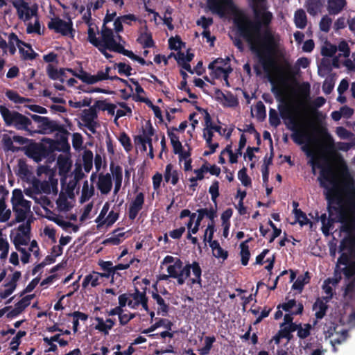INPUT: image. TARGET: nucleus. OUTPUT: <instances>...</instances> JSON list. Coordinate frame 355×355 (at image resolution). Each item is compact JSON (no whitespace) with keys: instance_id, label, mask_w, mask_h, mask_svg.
<instances>
[{"instance_id":"nucleus-57","label":"nucleus","mask_w":355,"mask_h":355,"mask_svg":"<svg viewBox=\"0 0 355 355\" xmlns=\"http://www.w3.org/2000/svg\"><path fill=\"white\" fill-rule=\"evenodd\" d=\"M343 272L347 279L355 277V261L345 266L343 268Z\"/></svg>"},{"instance_id":"nucleus-58","label":"nucleus","mask_w":355,"mask_h":355,"mask_svg":"<svg viewBox=\"0 0 355 355\" xmlns=\"http://www.w3.org/2000/svg\"><path fill=\"white\" fill-rule=\"evenodd\" d=\"M58 207L62 211H69L71 208L69 203L67 199V197L64 195L60 194L58 199L56 201Z\"/></svg>"},{"instance_id":"nucleus-44","label":"nucleus","mask_w":355,"mask_h":355,"mask_svg":"<svg viewBox=\"0 0 355 355\" xmlns=\"http://www.w3.org/2000/svg\"><path fill=\"white\" fill-rule=\"evenodd\" d=\"M74 76L88 85H93V75L84 71L82 68L78 71V74H74Z\"/></svg>"},{"instance_id":"nucleus-48","label":"nucleus","mask_w":355,"mask_h":355,"mask_svg":"<svg viewBox=\"0 0 355 355\" xmlns=\"http://www.w3.org/2000/svg\"><path fill=\"white\" fill-rule=\"evenodd\" d=\"M119 214L114 211H110L106 218L99 226L106 225L107 227L112 225L119 218Z\"/></svg>"},{"instance_id":"nucleus-5","label":"nucleus","mask_w":355,"mask_h":355,"mask_svg":"<svg viewBox=\"0 0 355 355\" xmlns=\"http://www.w3.org/2000/svg\"><path fill=\"white\" fill-rule=\"evenodd\" d=\"M0 114L6 126L14 127L17 130L28 132L29 135L35 133L31 119L17 111H11L4 105H0Z\"/></svg>"},{"instance_id":"nucleus-28","label":"nucleus","mask_w":355,"mask_h":355,"mask_svg":"<svg viewBox=\"0 0 355 355\" xmlns=\"http://www.w3.org/2000/svg\"><path fill=\"white\" fill-rule=\"evenodd\" d=\"M94 191H95V189H94V186L92 184L90 188H89L88 182H87V180H85L83 182V189H82V194L80 198V202L84 203L85 202L89 200L90 199V198H92V196H94Z\"/></svg>"},{"instance_id":"nucleus-23","label":"nucleus","mask_w":355,"mask_h":355,"mask_svg":"<svg viewBox=\"0 0 355 355\" xmlns=\"http://www.w3.org/2000/svg\"><path fill=\"white\" fill-rule=\"evenodd\" d=\"M300 122L295 124V130H292L293 133L291 135V137L295 143L301 145L304 143V140L309 141V136L304 132L300 130Z\"/></svg>"},{"instance_id":"nucleus-45","label":"nucleus","mask_w":355,"mask_h":355,"mask_svg":"<svg viewBox=\"0 0 355 355\" xmlns=\"http://www.w3.org/2000/svg\"><path fill=\"white\" fill-rule=\"evenodd\" d=\"M269 123L274 128H277L281 123L277 112L272 108H270L269 110Z\"/></svg>"},{"instance_id":"nucleus-7","label":"nucleus","mask_w":355,"mask_h":355,"mask_svg":"<svg viewBox=\"0 0 355 355\" xmlns=\"http://www.w3.org/2000/svg\"><path fill=\"white\" fill-rule=\"evenodd\" d=\"M69 132L62 127L55 134V139L45 138L46 141L51 157L55 151L67 153L70 150V145L68 142Z\"/></svg>"},{"instance_id":"nucleus-19","label":"nucleus","mask_w":355,"mask_h":355,"mask_svg":"<svg viewBox=\"0 0 355 355\" xmlns=\"http://www.w3.org/2000/svg\"><path fill=\"white\" fill-rule=\"evenodd\" d=\"M95 320L97 322L95 329L104 335H107L109 331L115 325V319L107 318L104 320L103 318L96 317Z\"/></svg>"},{"instance_id":"nucleus-64","label":"nucleus","mask_w":355,"mask_h":355,"mask_svg":"<svg viewBox=\"0 0 355 355\" xmlns=\"http://www.w3.org/2000/svg\"><path fill=\"white\" fill-rule=\"evenodd\" d=\"M26 32L28 34L35 33L38 35H42L40 21L36 19L33 26L29 24L27 26Z\"/></svg>"},{"instance_id":"nucleus-21","label":"nucleus","mask_w":355,"mask_h":355,"mask_svg":"<svg viewBox=\"0 0 355 355\" xmlns=\"http://www.w3.org/2000/svg\"><path fill=\"white\" fill-rule=\"evenodd\" d=\"M110 171L114 176V193L116 194L121 189L123 174L122 168L120 166H114L113 163L110 164Z\"/></svg>"},{"instance_id":"nucleus-18","label":"nucleus","mask_w":355,"mask_h":355,"mask_svg":"<svg viewBox=\"0 0 355 355\" xmlns=\"http://www.w3.org/2000/svg\"><path fill=\"white\" fill-rule=\"evenodd\" d=\"M98 189L102 194H107L112 189V182L110 173H100L98 175Z\"/></svg>"},{"instance_id":"nucleus-31","label":"nucleus","mask_w":355,"mask_h":355,"mask_svg":"<svg viewBox=\"0 0 355 355\" xmlns=\"http://www.w3.org/2000/svg\"><path fill=\"white\" fill-rule=\"evenodd\" d=\"M313 308V309H318V311L315 312V315L317 319L320 320L326 315L328 306L327 305V302H324L320 298H318L314 303Z\"/></svg>"},{"instance_id":"nucleus-54","label":"nucleus","mask_w":355,"mask_h":355,"mask_svg":"<svg viewBox=\"0 0 355 355\" xmlns=\"http://www.w3.org/2000/svg\"><path fill=\"white\" fill-rule=\"evenodd\" d=\"M205 119V128L204 129H211L214 130L218 133H220L221 127L219 125H216L213 124L211 121V117L209 114H207V116H204Z\"/></svg>"},{"instance_id":"nucleus-39","label":"nucleus","mask_w":355,"mask_h":355,"mask_svg":"<svg viewBox=\"0 0 355 355\" xmlns=\"http://www.w3.org/2000/svg\"><path fill=\"white\" fill-rule=\"evenodd\" d=\"M129 296L132 297L134 300V304L132 308L135 309L139 305L140 300H142L145 297H146V291H140L137 287H135V293H130Z\"/></svg>"},{"instance_id":"nucleus-10","label":"nucleus","mask_w":355,"mask_h":355,"mask_svg":"<svg viewBox=\"0 0 355 355\" xmlns=\"http://www.w3.org/2000/svg\"><path fill=\"white\" fill-rule=\"evenodd\" d=\"M101 38L103 40V44L97 49L107 59L112 58V55L107 52V49L118 53L117 51L114 49L118 46H123L116 41L112 29H107L105 28L103 31Z\"/></svg>"},{"instance_id":"nucleus-8","label":"nucleus","mask_w":355,"mask_h":355,"mask_svg":"<svg viewBox=\"0 0 355 355\" xmlns=\"http://www.w3.org/2000/svg\"><path fill=\"white\" fill-rule=\"evenodd\" d=\"M192 270L193 275L195 278L190 279L191 282L193 284H198L201 286L202 283V269L199 263L196 261L192 262V263H187L180 270L179 277L178 279V285H182L184 284L185 280L189 278L191 275V270Z\"/></svg>"},{"instance_id":"nucleus-22","label":"nucleus","mask_w":355,"mask_h":355,"mask_svg":"<svg viewBox=\"0 0 355 355\" xmlns=\"http://www.w3.org/2000/svg\"><path fill=\"white\" fill-rule=\"evenodd\" d=\"M327 10L330 15L339 14L347 6L346 0H328Z\"/></svg>"},{"instance_id":"nucleus-20","label":"nucleus","mask_w":355,"mask_h":355,"mask_svg":"<svg viewBox=\"0 0 355 355\" xmlns=\"http://www.w3.org/2000/svg\"><path fill=\"white\" fill-rule=\"evenodd\" d=\"M144 31L141 33L137 39V42L141 44L143 48H152L155 46V42L153 39L152 33L148 31L146 25L144 27Z\"/></svg>"},{"instance_id":"nucleus-47","label":"nucleus","mask_w":355,"mask_h":355,"mask_svg":"<svg viewBox=\"0 0 355 355\" xmlns=\"http://www.w3.org/2000/svg\"><path fill=\"white\" fill-rule=\"evenodd\" d=\"M119 140L125 151L129 152L132 149V146L130 138L125 132H123L120 134Z\"/></svg>"},{"instance_id":"nucleus-53","label":"nucleus","mask_w":355,"mask_h":355,"mask_svg":"<svg viewBox=\"0 0 355 355\" xmlns=\"http://www.w3.org/2000/svg\"><path fill=\"white\" fill-rule=\"evenodd\" d=\"M110 209V204L109 202H105L99 214L98 217L96 218L95 222L98 224L97 227L99 229L102 226H99L100 224L103 223V221L105 220V216H106L107 213L108 212Z\"/></svg>"},{"instance_id":"nucleus-2","label":"nucleus","mask_w":355,"mask_h":355,"mask_svg":"<svg viewBox=\"0 0 355 355\" xmlns=\"http://www.w3.org/2000/svg\"><path fill=\"white\" fill-rule=\"evenodd\" d=\"M338 171L341 179V191L345 196L336 222L342 224L341 230L350 233L355 230V180L346 162L340 157Z\"/></svg>"},{"instance_id":"nucleus-38","label":"nucleus","mask_w":355,"mask_h":355,"mask_svg":"<svg viewBox=\"0 0 355 355\" xmlns=\"http://www.w3.org/2000/svg\"><path fill=\"white\" fill-rule=\"evenodd\" d=\"M26 335V332L25 331H19L16 336L12 338L10 343V347L12 351H17L19 348V345L21 343V338Z\"/></svg>"},{"instance_id":"nucleus-4","label":"nucleus","mask_w":355,"mask_h":355,"mask_svg":"<svg viewBox=\"0 0 355 355\" xmlns=\"http://www.w3.org/2000/svg\"><path fill=\"white\" fill-rule=\"evenodd\" d=\"M325 198L327 201V211L329 218L326 214H322L320 218L322 223V231L327 235L333 224L336 223V216L338 214L341 204L343 203V199L340 197L337 190L334 188H330L325 193Z\"/></svg>"},{"instance_id":"nucleus-16","label":"nucleus","mask_w":355,"mask_h":355,"mask_svg":"<svg viewBox=\"0 0 355 355\" xmlns=\"http://www.w3.org/2000/svg\"><path fill=\"white\" fill-rule=\"evenodd\" d=\"M153 291L151 292L152 297L159 306L157 313L162 316H166L169 311V304H167L164 299L158 293L157 283L153 285Z\"/></svg>"},{"instance_id":"nucleus-55","label":"nucleus","mask_w":355,"mask_h":355,"mask_svg":"<svg viewBox=\"0 0 355 355\" xmlns=\"http://www.w3.org/2000/svg\"><path fill=\"white\" fill-rule=\"evenodd\" d=\"M172 326L173 323L171 321L164 318H159L158 321L151 325L154 331L160 327H164L168 330H171Z\"/></svg>"},{"instance_id":"nucleus-3","label":"nucleus","mask_w":355,"mask_h":355,"mask_svg":"<svg viewBox=\"0 0 355 355\" xmlns=\"http://www.w3.org/2000/svg\"><path fill=\"white\" fill-rule=\"evenodd\" d=\"M302 150L308 157H311L308 164L311 166L313 174H315V168L320 170L318 178L320 187L326 189L327 191L330 188H334L337 190L338 186L337 179L331 165L326 157L322 155H315L308 146H304Z\"/></svg>"},{"instance_id":"nucleus-26","label":"nucleus","mask_w":355,"mask_h":355,"mask_svg":"<svg viewBox=\"0 0 355 355\" xmlns=\"http://www.w3.org/2000/svg\"><path fill=\"white\" fill-rule=\"evenodd\" d=\"M114 50L117 51L118 53L123 54L131 60L138 62L141 65H145L146 63H147V61H146L143 58L135 55L132 51L125 49L123 46H118Z\"/></svg>"},{"instance_id":"nucleus-33","label":"nucleus","mask_w":355,"mask_h":355,"mask_svg":"<svg viewBox=\"0 0 355 355\" xmlns=\"http://www.w3.org/2000/svg\"><path fill=\"white\" fill-rule=\"evenodd\" d=\"M304 311V306L302 303L297 304V309L290 313H286L284 317V322L280 324V327L287 325L293 322V315L302 314Z\"/></svg>"},{"instance_id":"nucleus-25","label":"nucleus","mask_w":355,"mask_h":355,"mask_svg":"<svg viewBox=\"0 0 355 355\" xmlns=\"http://www.w3.org/2000/svg\"><path fill=\"white\" fill-rule=\"evenodd\" d=\"M322 6L321 0H307L306 8L309 15L315 16L320 11Z\"/></svg>"},{"instance_id":"nucleus-37","label":"nucleus","mask_w":355,"mask_h":355,"mask_svg":"<svg viewBox=\"0 0 355 355\" xmlns=\"http://www.w3.org/2000/svg\"><path fill=\"white\" fill-rule=\"evenodd\" d=\"M209 193L211 195V200L214 203L215 207H217V198L219 196V182L214 180L211 185L209 188Z\"/></svg>"},{"instance_id":"nucleus-56","label":"nucleus","mask_w":355,"mask_h":355,"mask_svg":"<svg viewBox=\"0 0 355 355\" xmlns=\"http://www.w3.org/2000/svg\"><path fill=\"white\" fill-rule=\"evenodd\" d=\"M124 235H125L124 232L119 233V234L115 235L114 236H112V237L105 239L102 242V244H103L105 245H107L109 244H112L114 245H118L121 243V240L120 239V238L124 236Z\"/></svg>"},{"instance_id":"nucleus-32","label":"nucleus","mask_w":355,"mask_h":355,"mask_svg":"<svg viewBox=\"0 0 355 355\" xmlns=\"http://www.w3.org/2000/svg\"><path fill=\"white\" fill-rule=\"evenodd\" d=\"M94 155L92 150H85L83 155V166L85 172L89 173L93 166Z\"/></svg>"},{"instance_id":"nucleus-46","label":"nucleus","mask_w":355,"mask_h":355,"mask_svg":"<svg viewBox=\"0 0 355 355\" xmlns=\"http://www.w3.org/2000/svg\"><path fill=\"white\" fill-rule=\"evenodd\" d=\"M12 211H14L16 217V221L24 222L26 218L28 211L20 207H12Z\"/></svg>"},{"instance_id":"nucleus-11","label":"nucleus","mask_w":355,"mask_h":355,"mask_svg":"<svg viewBox=\"0 0 355 355\" xmlns=\"http://www.w3.org/2000/svg\"><path fill=\"white\" fill-rule=\"evenodd\" d=\"M48 28L62 36L70 35L71 37L74 36L75 30L73 28V23L70 19L66 21L58 17H53L48 23Z\"/></svg>"},{"instance_id":"nucleus-59","label":"nucleus","mask_w":355,"mask_h":355,"mask_svg":"<svg viewBox=\"0 0 355 355\" xmlns=\"http://www.w3.org/2000/svg\"><path fill=\"white\" fill-rule=\"evenodd\" d=\"M181 44H183L180 37H171L168 40V47L171 50L178 51L181 48Z\"/></svg>"},{"instance_id":"nucleus-40","label":"nucleus","mask_w":355,"mask_h":355,"mask_svg":"<svg viewBox=\"0 0 355 355\" xmlns=\"http://www.w3.org/2000/svg\"><path fill=\"white\" fill-rule=\"evenodd\" d=\"M312 326L309 323L304 324L303 326L301 324L297 332V336L300 339H305L311 335Z\"/></svg>"},{"instance_id":"nucleus-9","label":"nucleus","mask_w":355,"mask_h":355,"mask_svg":"<svg viewBox=\"0 0 355 355\" xmlns=\"http://www.w3.org/2000/svg\"><path fill=\"white\" fill-rule=\"evenodd\" d=\"M209 10L220 17H224L227 14H235L238 12L236 6L233 0H207Z\"/></svg>"},{"instance_id":"nucleus-43","label":"nucleus","mask_w":355,"mask_h":355,"mask_svg":"<svg viewBox=\"0 0 355 355\" xmlns=\"http://www.w3.org/2000/svg\"><path fill=\"white\" fill-rule=\"evenodd\" d=\"M241 248V264L243 266H247L250 259V252L249 250L248 245H245L244 243L240 244Z\"/></svg>"},{"instance_id":"nucleus-62","label":"nucleus","mask_w":355,"mask_h":355,"mask_svg":"<svg viewBox=\"0 0 355 355\" xmlns=\"http://www.w3.org/2000/svg\"><path fill=\"white\" fill-rule=\"evenodd\" d=\"M40 278L37 277L34 278L27 286L21 292L20 296H23L26 293H31L32 291L35 289V288L38 284Z\"/></svg>"},{"instance_id":"nucleus-6","label":"nucleus","mask_w":355,"mask_h":355,"mask_svg":"<svg viewBox=\"0 0 355 355\" xmlns=\"http://www.w3.org/2000/svg\"><path fill=\"white\" fill-rule=\"evenodd\" d=\"M20 150L23 151L28 157L32 159L37 163L45 158L51 157L45 138L39 143L32 140L30 144L21 147Z\"/></svg>"},{"instance_id":"nucleus-17","label":"nucleus","mask_w":355,"mask_h":355,"mask_svg":"<svg viewBox=\"0 0 355 355\" xmlns=\"http://www.w3.org/2000/svg\"><path fill=\"white\" fill-rule=\"evenodd\" d=\"M319 132L323 136L324 150L329 155H335L336 148L333 137L328 132L326 128H320Z\"/></svg>"},{"instance_id":"nucleus-15","label":"nucleus","mask_w":355,"mask_h":355,"mask_svg":"<svg viewBox=\"0 0 355 355\" xmlns=\"http://www.w3.org/2000/svg\"><path fill=\"white\" fill-rule=\"evenodd\" d=\"M144 204V194L140 192L137 194L133 200L130 203L128 208V218L133 220L137 216L139 212L142 209Z\"/></svg>"},{"instance_id":"nucleus-63","label":"nucleus","mask_w":355,"mask_h":355,"mask_svg":"<svg viewBox=\"0 0 355 355\" xmlns=\"http://www.w3.org/2000/svg\"><path fill=\"white\" fill-rule=\"evenodd\" d=\"M324 70L327 72H330L332 70L331 60L327 58H322L320 64L318 66V73L320 75V71Z\"/></svg>"},{"instance_id":"nucleus-13","label":"nucleus","mask_w":355,"mask_h":355,"mask_svg":"<svg viewBox=\"0 0 355 355\" xmlns=\"http://www.w3.org/2000/svg\"><path fill=\"white\" fill-rule=\"evenodd\" d=\"M81 120L84 123V125L87 127L93 134L96 133V128L98 126V119L97 110L92 106H90L89 109H85L83 110L82 115L80 116Z\"/></svg>"},{"instance_id":"nucleus-49","label":"nucleus","mask_w":355,"mask_h":355,"mask_svg":"<svg viewBox=\"0 0 355 355\" xmlns=\"http://www.w3.org/2000/svg\"><path fill=\"white\" fill-rule=\"evenodd\" d=\"M116 67L118 69V73L120 75H125L126 76H130L132 73L131 71L132 68L130 65L126 64L124 62H119L115 64Z\"/></svg>"},{"instance_id":"nucleus-61","label":"nucleus","mask_w":355,"mask_h":355,"mask_svg":"<svg viewBox=\"0 0 355 355\" xmlns=\"http://www.w3.org/2000/svg\"><path fill=\"white\" fill-rule=\"evenodd\" d=\"M98 266L103 271L114 274V266L112 261L100 260Z\"/></svg>"},{"instance_id":"nucleus-36","label":"nucleus","mask_w":355,"mask_h":355,"mask_svg":"<svg viewBox=\"0 0 355 355\" xmlns=\"http://www.w3.org/2000/svg\"><path fill=\"white\" fill-rule=\"evenodd\" d=\"M35 297L34 294L27 295L21 298L19 302H17L15 306L22 313L26 307H28L32 299Z\"/></svg>"},{"instance_id":"nucleus-30","label":"nucleus","mask_w":355,"mask_h":355,"mask_svg":"<svg viewBox=\"0 0 355 355\" xmlns=\"http://www.w3.org/2000/svg\"><path fill=\"white\" fill-rule=\"evenodd\" d=\"M12 4L17 10L19 19H23L24 12L30 10L28 3L24 0H15L12 1Z\"/></svg>"},{"instance_id":"nucleus-14","label":"nucleus","mask_w":355,"mask_h":355,"mask_svg":"<svg viewBox=\"0 0 355 355\" xmlns=\"http://www.w3.org/2000/svg\"><path fill=\"white\" fill-rule=\"evenodd\" d=\"M43 121H41L38 125V130H35V133L38 132L41 134L51 133L55 131H58L62 127L63 125L60 124L58 121L50 120L49 117L44 116Z\"/></svg>"},{"instance_id":"nucleus-35","label":"nucleus","mask_w":355,"mask_h":355,"mask_svg":"<svg viewBox=\"0 0 355 355\" xmlns=\"http://www.w3.org/2000/svg\"><path fill=\"white\" fill-rule=\"evenodd\" d=\"M216 341L214 336H206L205 338V345L198 351L200 355H207L213 347V343Z\"/></svg>"},{"instance_id":"nucleus-52","label":"nucleus","mask_w":355,"mask_h":355,"mask_svg":"<svg viewBox=\"0 0 355 355\" xmlns=\"http://www.w3.org/2000/svg\"><path fill=\"white\" fill-rule=\"evenodd\" d=\"M331 24L332 19L327 15H324L322 17L320 21V29L323 32L328 33L330 30Z\"/></svg>"},{"instance_id":"nucleus-60","label":"nucleus","mask_w":355,"mask_h":355,"mask_svg":"<svg viewBox=\"0 0 355 355\" xmlns=\"http://www.w3.org/2000/svg\"><path fill=\"white\" fill-rule=\"evenodd\" d=\"M337 49L336 46L330 44L329 46H323L322 48L321 54L324 57H333L336 53Z\"/></svg>"},{"instance_id":"nucleus-41","label":"nucleus","mask_w":355,"mask_h":355,"mask_svg":"<svg viewBox=\"0 0 355 355\" xmlns=\"http://www.w3.org/2000/svg\"><path fill=\"white\" fill-rule=\"evenodd\" d=\"M238 178L245 187L250 186L252 184L251 178L247 174V168L243 167L238 172Z\"/></svg>"},{"instance_id":"nucleus-51","label":"nucleus","mask_w":355,"mask_h":355,"mask_svg":"<svg viewBox=\"0 0 355 355\" xmlns=\"http://www.w3.org/2000/svg\"><path fill=\"white\" fill-rule=\"evenodd\" d=\"M2 142H3L5 149L7 150H10L12 152H16V151H18L19 150H20V148H17L13 145V142H14L13 137L10 138V137H8L7 135H4L3 137V139H2Z\"/></svg>"},{"instance_id":"nucleus-24","label":"nucleus","mask_w":355,"mask_h":355,"mask_svg":"<svg viewBox=\"0 0 355 355\" xmlns=\"http://www.w3.org/2000/svg\"><path fill=\"white\" fill-rule=\"evenodd\" d=\"M294 21L297 28L304 29L307 24L306 12L302 9H298L294 15Z\"/></svg>"},{"instance_id":"nucleus-50","label":"nucleus","mask_w":355,"mask_h":355,"mask_svg":"<svg viewBox=\"0 0 355 355\" xmlns=\"http://www.w3.org/2000/svg\"><path fill=\"white\" fill-rule=\"evenodd\" d=\"M295 216L296 218L297 222L302 227L309 223H311V221L308 219L306 214L303 212L301 209L295 210Z\"/></svg>"},{"instance_id":"nucleus-42","label":"nucleus","mask_w":355,"mask_h":355,"mask_svg":"<svg viewBox=\"0 0 355 355\" xmlns=\"http://www.w3.org/2000/svg\"><path fill=\"white\" fill-rule=\"evenodd\" d=\"M24 198L23 193L21 189H15L12 191V196L11 198V203L12 207H19V204Z\"/></svg>"},{"instance_id":"nucleus-29","label":"nucleus","mask_w":355,"mask_h":355,"mask_svg":"<svg viewBox=\"0 0 355 355\" xmlns=\"http://www.w3.org/2000/svg\"><path fill=\"white\" fill-rule=\"evenodd\" d=\"M183 262L180 258H176L173 264L167 267V272L171 278L178 279L180 269L182 268Z\"/></svg>"},{"instance_id":"nucleus-27","label":"nucleus","mask_w":355,"mask_h":355,"mask_svg":"<svg viewBox=\"0 0 355 355\" xmlns=\"http://www.w3.org/2000/svg\"><path fill=\"white\" fill-rule=\"evenodd\" d=\"M167 134L170 138L173 153L175 154L180 153L183 150V148L181 142L179 140L178 135L171 131L169 129H168Z\"/></svg>"},{"instance_id":"nucleus-1","label":"nucleus","mask_w":355,"mask_h":355,"mask_svg":"<svg viewBox=\"0 0 355 355\" xmlns=\"http://www.w3.org/2000/svg\"><path fill=\"white\" fill-rule=\"evenodd\" d=\"M251 1L253 18L251 19L240 13L234 19V24L239 36L248 44L250 49L257 55L263 71L268 74L272 85V92L279 96L282 90L275 85V80L270 76L272 69L277 65L275 54L279 45V39L270 28L273 14L268 10L267 1Z\"/></svg>"},{"instance_id":"nucleus-34","label":"nucleus","mask_w":355,"mask_h":355,"mask_svg":"<svg viewBox=\"0 0 355 355\" xmlns=\"http://www.w3.org/2000/svg\"><path fill=\"white\" fill-rule=\"evenodd\" d=\"M6 96L15 103L21 104L31 101L29 98L21 96L17 92L12 90H8L6 92Z\"/></svg>"},{"instance_id":"nucleus-12","label":"nucleus","mask_w":355,"mask_h":355,"mask_svg":"<svg viewBox=\"0 0 355 355\" xmlns=\"http://www.w3.org/2000/svg\"><path fill=\"white\" fill-rule=\"evenodd\" d=\"M278 110L286 128L290 130H295V124L300 122L296 110L288 104L279 105Z\"/></svg>"}]
</instances>
